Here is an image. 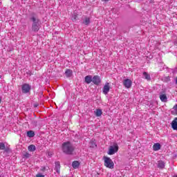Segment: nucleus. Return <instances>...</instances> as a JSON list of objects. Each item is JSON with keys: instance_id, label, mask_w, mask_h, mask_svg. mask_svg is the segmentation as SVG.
<instances>
[{"instance_id": "f257e3e1", "label": "nucleus", "mask_w": 177, "mask_h": 177, "mask_svg": "<svg viewBox=\"0 0 177 177\" xmlns=\"http://www.w3.org/2000/svg\"><path fill=\"white\" fill-rule=\"evenodd\" d=\"M62 150L64 154L67 156H72L75 150V147L70 141L65 142L62 145Z\"/></svg>"}, {"instance_id": "f03ea898", "label": "nucleus", "mask_w": 177, "mask_h": 177, "mask_svg": "<svg viewBox=\"0 0 177 177\" xmlns=\"http://www.w3.org/2000/svg\"><path fill=\"white\" fill-rule=\"evenodd\" d=\"M104 165L106 167V168H109L110 169H114V162L111 160V158L104 156Z\"/></svg>"}, {"instance_id": "7ed1b4c3", "label": "nucleus", "mask_w": 177, "mask_h": 177, "mask_svg": "<svg viewBox=\"0 0 177 177\" xmlns=\"http://www.w3.org/2000/svg\"><path fill=\"white\" fill-rule=\"evenodd\" d=\"M117 151H118V145L117 143H114L112 146L109 147L108 154L109 156H113V154H115Z\"/></svg>"}, {"instance_id": "20e7f679", "label": "nucleus", "mask_w": 177, "mask_h": 177, "mask_svg": "<svg viewBox=\"0 0 177 177\" xmlns=\"http://www.w3.org/2000/svg\"><path fill=\"white\" fill-rule=\"evenodd\" d=\"M31 91V86L27 83L21 85V92L22 93H30Z\"/></svg>"}, {"instance_id": "39448f33", "label": "nucleus", "mask_w": 177, "mask_h": 177, "mask_svg": "<svg viewBox=\"0 0 177 177\" xmlns=\"http://www.w3.org/2000/svg\"><path fill=\"white\" fill-rule=\"evenodd\" d=\"M30 20L32 21V26H39V19L35 17V14H31Z\"/></svg>"}, {"instance_id": "423d86ee", "label": "nucleus", "mask_w": 177, "mask_h": 177, "mask_svg": "<svg viewBox=\"0 0 177 177\" xmlns=\"http://www.w3.org/2000/svg\"><path fill=\"white\" fill-rule=\"evenodd\" d=\"M159 97L161 102H163V103H167L168 102V97H167V94H165V91L160 92Z\"/></svg>"}, {"instance_id": "0eeeda50", "label": "nucleus", "mask_w": 177, "mask_h": 177, "mask_svg": "<svg viewBox=\"0 0 177 177\" xmlns=\"http://www.w3.org/2000/svg\"><path fill=\"white\" fill-rule=\"evenodd\" d=\"M93 84H94V85H100V84H102V79L100 78V76L94 75L93 77Z\"/></svg>"}, {"instance_id": "6e6552de", "label": "nucleus", "mask_w": 177, "mask_h": 177, "mask_svg": "<svg viewBox=\"0 0 177 177\" xmlns=\"http://www.w3.org/2000/svg\"><path fill=\"white\" fill-rule=\"evenodd\" d=\"M123 85L127 88L129 89L132 86V80L129 79H125L123 81Z\"/></svg>"}, {"instance_id": "1a4fd4ad", "label": "nucleus", "mask_w": 177, "mask_h": 177, "mask_svg": "<svg viewBox=\"0 0 177 177\" xmlns=\"http://www.w3.org/2000/svg\"><path fill=\"white\" fill-rule=\"evenodd\" d=\"M102 92L104 95H107L110 92V83L106 82L103 87Z\"/></svg>"}, {"instance_id": "9d476101", "label": "nucleus", "mask_w": 177, "mask_h": 177, "mask_svg": "<svg viewBox=\"0 0 177 177\" xmlns=\"http://www.w3.org/2000/svg\"><path fill=\"white\" fill-rule=\"evenodd\" d=\"M82 24H84V26H88L91 24V17H84L82 18Z\"/></svg>"}, {"instance_id": "9b49d317", "label": "nucleus", "mask_w": 177, "mask_h": 177, "mask_svg": "<svg viewBox=\"0 0 177 177\" xmlns=\"http://www.w3.org/2000/svg\"><path fill=\"white\" fill-rule=\"evenodd\" d=\"M158 168H159V169H164L165 168V162L162 160H158Z\"/></svg>"}, {"instance_id": "f8f14e48", "label": "nucleus", "mask_w": 177, "mask_h": 177, "mask_svg": "<svg viewBox=\"0 0 177 177\" xmlns=\"http://www.w3.org/2000/svg\"><path fill=\"white\" fill-rule=\"evenodd\" d=\"M171 128L174 131H177V118H175L171 122Z\"/></svg>"}, {"instance_id": "ddd939ff", "label": "nucleus", "mask_w": 177, "mask_h": 177, "mask_svg": "<svg viewBox=\"0 0 177 177\" xmlns=\"http://www.w3.org/2000/svg\"><path fill=\"white\" fill-rule=\"evenodd\" d=\"M161 149V145L160 143H155L153 145V151H158Z\"/></svg>"}, {"instance_id": "4468645a", "label": "nucleus", "mask_w": 177, "mask_h": 177, "mask_svg": "<svg viewBox=\"0 0 177 177\" xmlns=\"http://www.w3.org/2000/svg\"><path fill=\"white\" fill-rule=\"evenodd\" d=\"M93 78L91 75H87L84 78V81L86 84H91V82H93Z\"/></svg>"}, {"instance_id": "2eb2a0df", "label": "nucleus", "mask_w": 177, "mask_h": 177, "mask_svg": "<svg viewBox=\"0 0 177 177\" xmlns=\"http://www.w3.org/2000/svg\"><path fill=\"white\" fill-rule=\"evenodd\" d=\"M65 75L67 78H70L73 75V71L71 69H66L65 71Z\"/></svg>"}, {"instance_id": "dca6fc26", "label": "nucleus", "mask_w": 177, "mask_h": 177, "mask_svg": "<svg viewBox=\"0 0 177 177\" xmlns=\"http://www.w3.org/2000/svg\"><path fill=\"white\" fill-rule=\"evenodd\" d=\"M57 174H60V162H55V168Z\"/></svg>"}, {"instance_id": "f3484780", "label": "nucleus", "mask_w": 177, "mask_h": 177, "mask_svg": "<svg viewBox=\"0 0 177 177\" xmlns=\"http://www.w3.org/2000/svg\"><path fill=\"white\" fill-rule=\"evenodd\" d=\"M32 31L38 32L39 31V25H32Z\"/></svg>"}, {"instance_id": "a211bd4d", "label": "nucleus", "mask_w": 177, "mask_h": 177, "mask_svg": "<svg viewBox=\"0 0 177 177\" xmlns=\"http://www.w3.org/2000/svg\"><path fill=\"white\" fill-rule=\"evenodd\" d=\"M96 117H100L103 114V111H102V109H97L96 111L94 112Z\"/></svg>"}, {"instance_id": "6ab92c4d", "label": "nucleus", "mask_w": 177, "mask_h": 177, "mask_svg": "<svg viewBox=\"0 0 177 177\" xmlns=\"http://www.w3.org/2000/svg\"><path fill=\"white\" fill-rule=\"evenodd\" d=\"M143 77L145 80L147 81H150L151 80V77H150V75L147 73V72H143Z\"/></svg>"}, {"instance_id": "aec40b11", "label": "nucleus", "mask_w": 177, "mask_h": 177, "mask_svg": "<svg viewBox=\"0 0 177 177\" xmlns=\"http://www.w3.org/2000/svg\"><path fill=\"white\" fill-rule=\"evenodd\" d=\"M171 114L173 115H177V104L174 106L171 109Z\"/></svg>"}, {"instance_id": "412c9836", "label": "nucleus", "mask_w": 177, "mask_h": 177, "mask_svg": "<svg viewBox=\"0 0 177 177\" xmlns=\"http://www.w3.org/2000/svg\"><path fill=\"white\" fill-rule=\"evenodd\" d=\"M27 136L28 138H34V136H35V133H34L33 131H28L27 132Z\"/></svg>"}, {"instance_id": "4be33fe9", "label": "nucleus", "mask_w": 177, "mask_h": 177, "mask_svg": "<svg viewBox=\"0 0 177 177\" xmlns=\"http://www.w3.org/2000/svg\"><path fill=\"white\" fill-rule=\"evenodd\" d=\"M72 167L75 169L78 168V167H80V162L77 160L73 161L72 163Z\"/></svg>"}, {"instance_id": "5701e85b", "label": "nucleus", "mask_w": 177, "mask_h": 177, "mask_svg": "<svg viewBox=\"0 0 177 177\" xmlns=\"http://www.w3.org/2000/svg\"><path fill=\"white\" fill-rule=\"evenodd\" d=\"M36 149L37 148L35 147V145H29L28 147V150L29 151H35Z\"/></svg>"}, {"instance_id": "b1692460", "label": "nucleus", "mask_w": 177, "mask_h": 177, "mask_svg": "<svg viewBox=\"0 0 177 177\" xmlns=\"http://www.w3.org/2000/svg\"><path fill=\"white\" fill-rule=\"evenodd\" d=\"M90 147H92L93 149H95V147H97L96 143L93 141L90 142Z\"/></svg>"}, {"instance_id": "393cba45", "label": "nucleus", "mask_w": 177, "mask_h": 177, "mask_svg": "<svg viewBox=\"0 0 177 177\" xmlns=\"http://www.w3.org/2000/svg\"><path fill=\"white\" fill-rule=\"evenodd\" d=\"M30 154L28 152H26L24 153V158H30Z\"/></svg>"}, {"instance_id": "a878e982", "label": "nucleus", "mask_w": 177, "mask_h": 177, "mask_svg": "<svg viewBox=\"0 0 177 177\" xmlns=\"http://www.w3.org/2000/svg\"><path fill=\"white\" fill-rule=\"evenodd\" d=\"M0 150H5V143L0 142Z\"/></svg>"}, {"instance_id": "bb28decb", "label": "nucleus", "mask_w": 177, "mask_h": 177, "mask_svg": "<svg viewBox=\"0 0 177 177\" xmlns=\"http://www.w3.org/2000/svg\"><path fill=\"white\" fill-rule=\"evenodd\" d=\"M5 153H10V149L9 148H5L4 149Z\"/></svg>"}, {"instance_id": "cd10ccee", "label": "nucleus", "mask_w": 177, "mask_h": 177, "mask_svg": "<svg viewBox=\"0 0 177 177\" xmlns=\"http://www.w3.org/2000/svg\"><path fill=\"white\" fill-rule=\"evenodd\" d=\"M45 176L42 175V174H37L36 177H44Z\"/></svg>"}, {"instance_id": "c85d7f7f", "label": "nucleus", "mask_w": 177, "mask_h": 177, "mask_svg": "<svg viewBox=\"0 0 177 177\" xmlns=\"http://www.w3.org/2000/svg\"><path fill=\"white\" fill-rule=\"evenodd\" d=\"M104 2H109L110 0H102Z\"/></svg>"}, {"instance_id": "c756f323", "label": "nucleus", "mask_w": 177, "mask_h": 177, "mask_svg": "<svg viewBox=\"0 0 177 177\" xmlns=\"http://www.w3.org/2000/svg\"><path fill=\"white\" fill-rule=\"evenodd\" d=\"M2 102V99L0 97V103H1Z\"/></svg>"}, {"instance_id": "7c9ffc66", "label": "nucleus", "mask_w": 177, "mask_h": 177, "mask_svg": "<svg viewBox=\"0 0 177 177\" xmlns=\"http://www.w3.org/2000/svg\"><path fill=\"white\" fill-rule=\"evenodd\" d=\"M0 177H1V176H0Z\"/></svg>"}, {"instance_id": "2f4dec72", "label": "nucleus", "mask_w": 177, "mask_h": 177, "mask_svg": "<svg viewBox=\"0 0 177 177\" xmlns=\"http://www.w3.org/2000/svg\"><path fill=\"white\" fill-rule=\"evenodd\" d=\"M176 177H177V176Z\"/></svg>"}]
</instances>
